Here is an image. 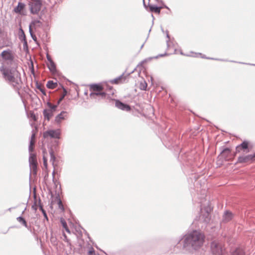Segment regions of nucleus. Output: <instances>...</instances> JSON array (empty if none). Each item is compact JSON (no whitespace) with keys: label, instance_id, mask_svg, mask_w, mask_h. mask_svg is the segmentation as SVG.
<instances>
[{"label":"nucleus","instance_id":"3","mask_svg":"<svg viewBox=\"0 0 255 255\" xmlns=\"http://www.w3.org/2000/svg\"><path fill=\"white\" fill-rule=\"evenodd\" d=\"M211 251L214 255H223L225 252L223 244L217 241H214L211 243Z\"/></svg>","mask_w":255,"mask_h":255},{"label":"nucleus","instance_id":"14","mask_svg":"<svg viewBox=\"0 0 255 255\" xmlns=\"http://www.w3.org/2000/svg\"><path fill=\"white\" fill-rule=\"evenodd\" d=\"M204 211H205L206 213L205 215H202V218L203 219V221L204 222H208L210 220V213L211 211V209L210 207H207L204 209H202V214L203 213Z\"/></svg>","mask_w":255,"mask_h":255},{"label":"nucleus","instance_id":"57","mask_svg":"<svg viewBox=\"0 0 255 255\" xmlns=\"http://www.w3.org/2000/svg\"><path fill=\"white\" fill-rule=\"evenodd\" d=\"M143 3L144 4V0H143Z\"/></svg>","mask_w":255,"mask_h":255},{"label":"nucleus","instance_id":"53","mask_svg":"<svg viewBox=\"0 0 255 255\" xmlns=\"http://www.w3.org/2000/svg\"><path fill=\"white\" fill-rule=\"evenodd\" d=\"M42 212L44 214V213L45 212V211L44 210H42Z\"/></svg>","mask_w":255,"mask_h":255},{"label":"nucleus","instance_id":"21","mask_svg":"<svg viewBox=\"0 0 255 255\" xmlns=\"http://www.w3.org/2000/svg\"><path fill=\"white\" fill-rule=\"evenodd\" d=\"M47 153L45 149L43 150V165L45 169H47Z\"/></svg>","mask_w":255,"mask_h":255},{"label":"nucleus","instance_id":"42","mask_svg":"<svg viewBox=\"0 0 255 255\" xmlns=\"http://www.w3.org/2000/svg\"><path fill=\"white\" fill-rule=\"evenodd\" d=\"M166 43H167V48L169 49L170 48L171 46H170V44L169 43V40L166 41Z\"/></svg>","mask_w":255,"mask_h":255},{"label":"nucleus","instance_id":"49","mask_svg":"<svg viewBox=\"0 0 255 255\" xmlns=\"http://www.w3.org/2000/svg\"><path fill=\"white\" fill-rule=\"evenodd\" d=\"M56 106H53L52 107H51L52 109L53 110H55V109L56 108Z\"/></svg>","mask_w":255,"mask_h":255},{"label":"nucleus","instance_id":"15","mask_svg":"<svg viewBox=\"0 0 255 255\" xmlns=\"http://www.w3.org/2000/svg\"><path fill=\"white\" fill-rule=\"evenodd\" d=\"M25 6V5L24 3L19 2L17 5L14 8L13 11L16 13H20L24 8Z\"/></svg>","mask_w":255,"mask_h":255},{"label":"nucleus","instance_id":"30","mask_svg":"<svg viewBox=\"0 0 255 255\" xmlns=\"http://www.w3.org/2000/svg\"><path fill=\"white\" fill-rule=\"evenodd\" d=\"M37 88L39 90L44 96H46L45 88L43 86L41 85H38L37 86Z\"/></svg>","mask_w":255,"mask_h":255},{"label":"nucleus","instance_id":"8","mask_svg":"<svg viewBox=\"0 0 255 255\" xmlns=\"http://www.w3.org/2000/svg\"><path fill=\"white\" fill-rule=\"evenodd\" d=\"M103 83L98 84H92L90 85L91 93L89 96H96V93H102L103 92Z\"/></svg>","mask_w":255,"mask_h":255},{"label":"nucleus","instance_id":"23","mask_svg":"<svg viewBox=\"0 0 255 255\" xmlns=\"http://www.w3.org/2000/svg\"><path fill=\"white\" fill-rule=\"evenodd\" d=\"M46 86L48 89H54L57 86V83L54 82L53 81H48L47 83Z\"/></svg>","mask_w":255,"mask_h":255},{"label":"nucleus","instance_id":"12","mask_svg":"<svg viewBox=\"0 0 255 255\" xmlns=\"http://www.w3.org/2000/svg\"><path fill=\"white\" fill-rule=\"evenodd\" d=\"M253 155L241 156L238 157L237 163H247L250 161H254Z\"/></svg>","mask_w":255,"mask_h":255},{"label":"nucleus","instance_id":"16","mask_svg":"<svg viewBox=\"0 0 255 255\" xmlns=\"http://www.w3.org/2000/svg\"><path fill=\"white\" fill-rule=\"evenodd\" d=\"M47 67L52 74H55L57 72L56 64L53 61L47 63Z\"/></svg>","mask_w":255,"mask_h":255},{"label":"nucleus","instance_id":"29","mask_svg":"<svg viewBox=\"0 0 255 255\" xmlns=\"http://www.w3.org/2000/svg\"><path fill=\"white\" fill-rule=\"evenodd\" d=\"M50 154L51 156L50 161L52 162L53 165L54 166V162L55 161L56 158L54 154L53 151L52 150H51V151L50 152Z\"/></svg>","mask_w":255,"mask_h":255},{"label":"nucleus","instance_id":"33","mask_svg":"<svg viewBox=\"0 0 255 255\" xmlns=\"http://www.w3.org/2000/svg\"><path fill=\"white\" fill-rule=\"evenodd\" d=\"M88 255H100L99 254H96L95 250L93 248H91L88 253Z\"/></svg>","mask_w":255,"mask_h":255},{"label":"nucleus","instance_id":"51","mask_svg":"<svg viewBox=\"0 0 255 255\" xmlns=\"http://www.w3.org/2000/svg\"><path fill=\"white\" fill-rule=\"evenodd\" d=\"M143 46H144V43L143 44H142V45L141 46L140 49L143 48Z\"/></svg>","mask_w":255,"mask_h":255},{"label":"nucleus","instance_id":"52","mask_svg":"<svg viewBox=\"0 0 255 255\" xmlns=\"http://www.w3.org/2000/svg\"><path fill=\"white\" fill-rule=\"evenodd\" d=\"M64 235V237H65V238H67V237H66V236L65 235V234H64V235Z\"/></svg>","mask_w":255,"mask_h":255},{"label":"nucleus","instance_id":"50","mask_svg":"<svg viewBox=\"0 0 255 255\" xmlns=\"http://www.w3.org/2000/svg\"><path fill=\"white\" fill-rule=\"evenodd\" d=\"M254 160L255 161V153L253 155Z\"/></svg>","mask_w":255,"mask_h":255},{"label":"nucleus","instance_id":"56","mask_svg":"<svg viewBox=\"0 0 255 255\" xmlns=\"http://www.w3.org/2000/svg\"><path fill=\"white\" fill-rule=\"evenodd\" d=\"M61 96H66V94H63V95H62Z\"/></svg>","mask_w":255,"mask_h":255},{"label":"nucleus","instance_id":"6","mask_svg":"<svg viewBox=\"0 0 255 255\" xmlns=\"http://www.w3.org/2000/svg\"><path fill=\"white\" fill-rule=\"evenodd\" d=\"M252 148L250 143L248 141H244L241 144L238 145L236 148V153L243 151L245 153L249 152Z\"/></svg>","mask_w":255,"mask_h":255},{"label":"nucleus","instance_id":"34","mask_svg":"<svg viewBox=\"0 0 255 255\" xmlns=\"http://www.w3.org/2000/svg\"><path fill=\"white\" fill-rule=\"evenodd\" d=\"M35 142V134H32L31 137L30 142V145H34Z\"/></svg>","mask_w":255,"mask_h":255},{"label":"nucleus","instance_id":"10","mask_svg":"<svg viewBox=\"0 0 255 255\" xmlns=\"http://www.w3.org/2000/svg\"><path fill=\"white\" fill-rule=\"evenodd\" d=\"M60 134L61 132L60 129L49 130L43 133V137L45 138H48L49 137L55 138H60Z\"/></svg>","mask_w":255,"mask_h":255},{"label":"nucleus","instance_id":"2","mask_svg":"<svg viewBox=\"0 0 255 255\" xmlns=\"http://www.w3.org/2000/svg\"><path fill=\"white\" fill-rule=\"evenodd\" d=\"M0 70L3 78L6 81L14 87H17L19 86L20 80H18L14 77L13 70L2 67L0 68Z\"/></svg>","mask_w":255,"mask_h":255},{"label":"nucleus","instance_id":"25","mask_svg":"<svg viewBox=\"0 0 255 255\" xmlns=\"http://www.w3.org/2000/svg\"><path fill=\"white\" fill-rule=\"evenodd\" d=\"M30 25L33 26L40 27L42 25V22L37 19H34L31 21Z\"/></svg>","mask_w":255,"mask_h":255},{"label":"nucleus","instance_id":"17","mask_svg":"<svg viewBox=\"0 0 255 255\" xmlns=\"http://www.w3.org/2000/svg\"><path fill=\"white\" fill-rule=\"evenodd\" d=\"M149 8L150 11L159 14L160 12V10L161 8H162V7L157 6L155 5H149Z\"/></svg>","mask_w":255,"mask_h":255},{"label":"nucleus","instance_id":"41","mask_svg":"<svg viewBox=\"0 0 255 255\" xmlns=\"http://www.w3.org/2000/svg\"><path fill=\"white\" fill-rule=\"evenodd\" d=\"M167 55V54L166 53H165L163 54H159V55H158V56H156L155 58H158L159 57H163V56H164L165 55Z\"/></svg>","mask_w":255,"mask_h":255},{"label":"nucleus","instance_id":"58","mask_svg":"<svg viewBox=\"0 0 255 255\" xmlns=\"http://www.w3.org/2000/svg\"><path fill=\"white\" fill-rule=\"evenodd\" d=\"M155 0L157 1H158L159 0Z\"/></svg>","mask_w":255,"mask_h":255},{"label":"nucleus","instance_id":"19","mask_svg":"<svg viewBox=\"0 0 255 255\" xmlns=\"http://www.w3.org/2000/svg\"><path fill=\"white\" fill-rule=\"evenodd\" d=\"M233 218V215L231 212L227 211L224 216H223V221L224 222H229Z\"/></svg>","mask_w":255,"mask_h":255},{"label":"nucleus","instance_id":"4","mask_svg":"<svg viewBox=\"0 0 255 255\" xmlns=\"http://www.w3.org/2000/svg\"><path fill=\"white\" fill-rule=\"evenodd\" d=\"M29 5L31 13L33 14H37L41 9L42 1L41 0H33Z\"/></svg>","mask_w":255,"mask_h":255},{"label":"nucleus","instance_id":"31","mask_svg":"<svg viewBox=\"0 0 255 255\" xmlns=\"http://www.w3.org/2000/svg\"><path fill=\"white\" fill-rule=\"evenodd\" d=\"M202 57L203 58H206V59H208L216 60H219V61H229L227 60L221 59H214V58H213L206 57L205 56H202ZM229 61L231 62H234V63H236L237 62L236 61Z\"/></svg>","mask_w":255,"mask_h":255},{"label":"nucleus","instance_id":"35","mask_svg":"<svg viewBox=\"0 0 255 255\" xmlns=\"http://www.w3.org/2000/svg\"><path fill=\"white\" fill-rule=\"evenodd\" d=\"M58 206H59V208L61 210H62V211H64V207H63V205L62 204V201L61 200H59L58 201Z\"/></svg>","mask_w":255,"mask_h":255},{"label":"nucleus","instance_id":"39","mask_svg":"<svg viewBox=\"0 0 255 255\" xmlns=\"http://www.w3.org/2000/svg\"><path fill=\"white\" fill-rule=\"evenodd\" d=\"M34 145H29V150L30 152H32L33 149H34Z\"/></svg>","mask_w":255,"mask_h":255},{"label":"nucleus","instance_id":"22","mask_svg":"<svg viewBox=\"0 0 255 255\" xmlns=\"http://www.w3.org/2000/svg\"><path fill=\"white\" fill-rule=\"evenodd\" d=\"M18 38L20 41L26 40L24 32L21 27L19 29Z\"/></svg>","mask_w":255,"mask_h":255},{"label":"nucleus","instance_id":"43","mask_svg":"<svg viewBox=\"0 0 255 255\" xmlns=\"http://www.w3.org/2000/svg\"><path fill=\"white\" fill-rule=\"evenodd\" d=\"M162 8L164 7V8H167V9H168L169 11H170V8H169L167 5H163V6H162Z\"/></svg>","mask_w":255,"mask_h":255},{"label":"nucleus","instance_id":"37","mask_svg":"<svg viewBox=\"0 0 255 255\" xmlns=\"http://www.w3.org/2000/svg\"><path fill=\"white\" fill-rule=\"evenodd\" d=\"M46 58L49 63L53 61L49 54H47Z\"/></svg>","mask_w":255,"mask_h":255},{"label":"nucleus","instance_id":"20","mask_svg":"<svg viewBox=\"0 0 255 255\" xmlns=\"http://www.w3.org/2000/svg\"><path fill=\"white\" fill-rule=\"evenodd\" d=\"M124 79H125V78L124 77V74H123V75L117 77L116 78L111 80L110 82L112 84H118L119 83H121L122 82L123 80Z\"/></svg>","mask_w":255,"mask_h":255},{"label":"nucleus","instance_id":"27","mask_svg":"<svg viewBox=\"0 0 255 255\" xmlns=\"http://www.w3.org/2000/svg\"><path fill=\"white\" fill-rule=\"evenodd\" d=\"M232 255H245L243 250L241 249H237L232 254Z\"/></svg>","mask_w":255,"mask_h":255},{"label":"nucleus","instance_id":"1","mask_svg":"<svg viewBox=\"0 0 255 255\" xmlns=\"http://www.w3.org/2000/svg\"><path fill=\"white\" fill-rule=\"evenodd\" d=\"M205 239V236L203 233L198 231H194L186 236L185 241L193 248L197 249L203 245Z\"/></svg>","mask_w":255,"mask_h":255},{"label":"nucleus","instance_id":"46","mask_svg":"<svg viewBox=\"0 0 255 255\" xmlns=\"http://www.w3.org/2000/svg\"><path fill=\"white\" fill-rule=\"evenodd\" d=\"M239 63L240 64H248L247 63H244V62H239ZM250 65H253V66H255V64H250Z\"/></svg>","mask_w":255,"mask_h":255},{"label":"nucleus","instance_id":"24","mask_svg":"<svg viewBox=\"0 0 255 255\" xmlns=\"http://www.w3.org/2000/svg\"><path fill=\"white\" fill-rule=\"evenodd\" d=\"M43 115L44 116V118L45 119H47V120H49L52 117L53 114L52 112L50 110H45L43 112Z\"/></svg>","mask_w":255,"mask_h":255},{"label":"nucleus","instance_id":"55","mask_svg":"<svg viewBox=\"0 0 255 255\" xmlns=\"http://www.w3.org/2000/svg\"><path fill=\"white\" fill-rule=\"evenodd\" d=\"M150 80L152 81V77H150Z\"/></svg>","mask_w":255,"mask_h":255},{"label":"nucleus","instance_id":"45","mask_svg":"<svg viewBox=\"0 0 255 255\" xmlns=\"http://www.w3.org/2000/svg\"><path fill=\"white\" fill-rule=\"evenodd\" d=\"M166 37H167L168 38H169V34H168V31L167 30V31H166Z\"/></svg>","mask_w":255,"mask_h":255},{"label":"nucleus","instance_id":"47","mask_svg":"<svg viewBox=\"0 0 255 255\" xmlns=\"http://www.w3.org/2000/svg\"><path fill=\"white\" fill-rule=\"evenodd\" d=\"M43 215H44V217H45V218H46L47 220H48V218H47V215H46V212H44Z\"/></svg>","mask_w":255,"mask_h":255},{"label":"nucleus","instance_id":"54","mask_svg":"<svg viewBox=\"0 0 255 255\" xmlns=\"http://www.w3.org/2000/svg\"><path fill=\"white\" fill-rule=\"evenodd\" d=\"M161 30H162V31L163 32H164V30H163V28H161Z\"/></svg>","mask_w":255,"mask_h":255},{"label":"nucleus","instance_id":"18","mask_svg":"<svg viewBox=\"0 0 255 255\" xmlns=\"http://www.w3.org/2000/svg\"><path fill=\"white\" fill-rule=\"evenodd\" d=\"M67 113L66 112H62L59 115H58L56 118V121L57 123H60L62 120H64L65 117H67Z\"/></svg>","mask_w":255,"mask_h":255},{"label":"nucleus","instance_id":"40","mask_svg":"<svg viewBox=\"0 0 255 255\" xmlns=\"http://www.w3.org/2000/svg\"><path fill=\"white\" fill-rule=\"evenodd\" d=\"M32 26L31 25L29 24V33H30V34L31 35V34H33V32H32Z\"/></svg>","mask_w":255,"mask_h":255},{"label":"nucleus","instance_id":"11","mask_svg":"<svg viewBox=\"0 0 255 255\" xmlns=\"http://www.w3.org/2000/svg\"><path fill=\"white\" fill-rule=\"evenodd\" d=\"M0 56L4 60H7L9 61H12L14 58L13 52L10 49L3 51L1 52Z\"/></svg>","mask_w":255,"mask_h":255},{"label":"nucleus","instance_id":"5","mask_svg":"<svg viewBox=\"0 0 255 255\" xmlns=\"http://www.w3.org/2000/svg\"><path fill=\"white\" fill-rule=\"evenodd\" d=\"M103 92L96 93V96H113L115 94V90L113 87L108 84L107 82L103 83Z\"/></svg>","mask_w":255,"mask_h":255},{"label":"nucleus","instance_id":"32","mask_svg":"<svg viewBox=\"0 0 255 255\" xmlns=\"http://www.w3.org/2000/svg\"><path fill=\"white\" fill-rule=\"evenodd\" d=\"M17 220L19 222L21 223L24 226L26 227V226H27L26 222L23 218L19 217L17 218Z\"/></svg>","mask_w":255,"mask_h":255},{"label":"nucleus","instance_id":"7","mask_svg":"<svg viewBox=\"0 0 255 255\" xmlns=\"http://www.w3.org/2000/svg\"><path fill=\"white\" fill-rule=\"evenodd\" d=\"M30 169L34 174H36L37 171V161L35 154L31 153L29 158Z\"/></svg>","mask_w":255,"mask_h":255},{"label":"nucleus","instance_id":"13","mask_svg":"<svg viewBox=\"0 0 255 255\" xmlns=\"http://www.w3.org/2000/svg\"><path fill=\"white\" fill-rule=\"evenodd\" d=\"M116 106L119 109L122 110L126 111H129L130 110V107L128 105L125 104L118 100L116 101Z\"/></svg>","mask_w":255,"mask_h":255},{"label":"nucleus","instance_id":"38","mask_svg":"<svg viewBox=\"0 0 255 255\" xmlns=\"http://www.w3.org/2000/svg\"><path fill=\"white\" fill-rule=\"evenodd\" d=\"M31 38H32V39L34 41H36V40H37V38L36 37V36L34 34H31V35H30Z\"/></svg>","mask_w":255,"mask_h":255},{"label":"nucleus","instance_id":"26","mask_svg":"<svg viewBox=\"0 0 255 255\" xmlns=\"http://www.w3.org/2000/svg\"><path fill=\"white\" fill-rule=\"evenodd\" d=\"M61 224L63 227V228L65 230V231L68 233H70V231L67 226V223L66 222V221L63 219H61Z\"/></svg>","mask_w":255,"mask_h":255},{"label":"nucleus","instance_id":"36","mask_svg":"<svg viewBox=\"0 0 255 255\" xmlns=\"http://www.w3.org/2000/svg\"><path fill=\"white\" fill-rule=\"evenodd\" d=\"M21 41L23 42V48L27 49H28V44H27L26 40H22Z\"/></svg>","mask_w":255,"mask_h":255},{"label":"nucleus","instance_id":"9","mask_svg":"<svg viewBox=\"0 0 255 255\" xmlns=\"http://www.w3.org/2000/svg\"><path fill=\"white\" fill-rule=\"evenodd\" d=\"M218 161L224 160L229 161L232 159L231 151L229 148H226L224 149L218 157Z\"/></svg>","mask_w":255,"mask_h":255},{"label":"nucleus","instance_id":"44","mask_svg":"<svg viewBox=\"0 0 255 255\" xmlns=\"http://www.w3.org/2000/svg\"><path fill=\"white\" fill-rule=\"evenodd\" d=\"M88 90H85V91H84V95H86V96H87V95H88Z\"/></svg>","mask_w":255,"mask_h":255},{"label":"nucleus","instance_id":"48","mask_svg":"<svg viewBox=\"0 0 255 255\" xmlns=\"http://www.w3.org/2000/svg\"><path fill=\"white\" fill-rule=\"evenodd\" d=\"M64 97H62V98L59 99V100L58 101V103H59L60 101H61L63 100Z\"/></svg>","mask_w":255,"mask_h":255},{"label":"nucleus","instance_id":"28","mask_svg":"<svg viewBox=\"0 0 255 255\" xmlns=\"http://www.w3.org/2000/svg\"><path fill=\"white\" fill-rule=\"evenodd\" d=\"M147 87V83L144 80L143 82H141L139 85V88L142 90H145Z\"/></svg>","mask_w":255,"mask_h":255}]
</instances>
